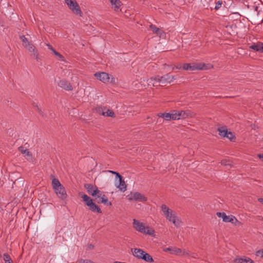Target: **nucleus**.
Masks as SVG:
<instances>
[{
    "label": "nucleus",
    "instance_id": "f8f14e48",
    "mask_svg": "<svg viewBox=\"0 0 263 263\" xmlns=\"http://www.w3.org/2000/svg\"><path fill=\"white\" fill-rule=\"evenodd\" d=\"M223 221L225 222H231L234 223L235 225H237V223H239L240 222L233 215L224 216L223 217Z\"/></svg>",
    "mask_w": 263,
    "mask_h": 263
},
{
    "label": "nucleus",
    "instance_id": "f704fd0d",
    "mask_svg": "<svg viewBox=\"0 0 263 263\" xmlns=\"http://www.w3.org/2000/svg\"><path fill=\"white\" fill-rule=\"evenodd\" d=\"M20 39L23 43V46L25 47V45L27 44V43H29L30 42H29L28 39L25 37V35L20 36Z\"/></svg>",
    "mask_w": 263,
    "mask_h": 263
},
{
    "label": "nucleus",
    "instance_id": "ea45409f",
    "mask_svg": "<svg viewBox=\"0 0 263 263\" xmlns=\"http://www.w3.org/2000/svg\"><path fill=\"white\" fill-rule=\"evenodd\" d=\"M256 255L258 257L263 258V249L260 250H258L256 252Z\"/></svg>",
    "mask_w": 263,
    "mask_h": 263
},
{
    "label": "nucleus",
    "instance_id": "0eeeda50",
    "mask_svg": "<svg viewBox=\"0 0 263 263\" xmlns=\"http://www.w3.org/2000/svg\"><path fill=\"white\" fill-rule=\"evenodd\" d=\"M24 47L26 48L29 52H32L33 57L37 61H39L40 58L38 50L31 42L27 43V44L25 45Z\"/></svg>",
    "mask_w": 263,
    "mask_h": 263
},
{
    "label": "nucleus",
    "instance_id": "ddd939ff",
    "mask_svg": "<svg viewBox=\"0 0 263 263\" xmlns=\"http://www.w3.org/2000/svg\"><path fill=\"white\" fill-rule=\"evenodd\" d=\"M164 252H170L171 254L174 255H180L182 253V250L176 247H168L163 249Z\"/></svg>",
    "mask_w": 263,
    "mask_h": 263
},
{
    "label": "nucleus",
    "instance_id": "39448f33",
    "mask_svg": "<svg viewBox=\"0 0 263 263\" xmlns=\"http://www.w3.org/2000/svg\"><path fill=\"white\" fill-rule=\"evenodd\" d=\"M65 1L69 9H70L74 13L79 15L80 16L82 15V12L76 1L73 0H65Z\"/></svg>",
    "mask_w": 263,
    "mask_h": 263
},
{
    "label": "nucleus",
    "instance_id": "c9c22d12",
    "mask_svg": "<svg viewBox=\"0 0 263 263\" xmlns=\"http://www.w3.org/2000/svg\"><path fill=\"white\" fill-rule=\"evenodd\" d=\"M182 69L185 70H191V64L185 63L182 65Z\"/></svg>",
    "mask_w": 263,
    "mask_h": 263
},
{
    "label": "nucleus",
    "instance_id": "c85d7f7f",
    "mask_svg": "<svg viewBox=\"0 0 263 263\" xmlns=\"http://www.w3.org/2000/svg\"><path fill=\"white\" fill-rule=\"evenodd\" d=\"M46 46L56 57L59 58V59H61L63 58V56L60 53L57 52L51 45H50L49 44H47Z\"/></svg>",
    "mask_w": 263,
    "mask_h": 263
},
{
    "label": "nucleus",
    "instance_id": "6e6552de",
    "mask_svg": "<svg viewBox=\"0 0 263 263\" xmlns=\"http://www.w3.org/2000/svg\"><path fill=\"white\" fill-rule=\"evenodd\" d=\"M84 187L87 190L88 193L93 197H96V194L99 193L98 187L91 184H85Z\"/></svg>",
    "mask_w": 263,
    "mask_h": 263
},
{
    "label": "nucleus",
    "instance_id": "20e7f679",
    "mask_svg": "<svg viewBox=\"0 0 263 263\" xmlns=\"http://www.w3.org/2000/svg\"><path fill=\"white\" fill-rule=\"evenodd\" d=\"M127 199L129 201H135L139 202H145L147 201V199L144 195L139 192L131 193L130 194L126 196Z\"/></svg>",
    "mask_w": 263,
    "mask_h": 263
},
{
    "label": "nucleus",
    "instance_id": "2eb2a0df",
    "mask_svg": "<svg viewBox=\"0 0 263 263\" xmlns=\"http://www.w3.org/2000/svg\"><path fill=\"white\" fill-rule=\"evenodd\" d=\"M250 48L255 51L263 53V43H258L250 46Z\"/></svg>",
    "mask_w": 263,
    "mask_h": 263
},
{
    "label": "nucleus",
    "instance_id": "58836bf2",
    "mask_svg": "<svg viewBox=\"0 0 263 263\" xmlns=\"http://www.w3.org/2000/svg\"><path fill=\"white\" fill-rule=\"evenodd\" d=\"M221 164L224 166L230 165L231 161L230 160L223 159L221 161Z\"/></svg>",
    "mask_w": 263,
    "mask_h": 263
},
{
    "label": "nucleus",
    "instance_id": "aec40b11",
    "mask_svg": "<svg viewBox=\"0 0 263 263\" xmlns=\"http://www.w3.org/2000/svg\"><path fill=\"white\" fill-rule=\"evenodd\" d=\"M18 151L21 152L22 154L24 155L25 156H27L29 158L32 157L31 153L29 151V150L24 146H20L18 148Z\"/></svg>",
    "mask_w": 263,
    "mask_h": 263
},
{
    "label": "nucleus",
    "instance_id": "4468645a",
    "mask_svg": "<svg viewBox=\"0 0 263 263\" xmlns=\"http://www.w3.org/2000/svg\"><path fill=\"white\" fill-rule=\"evenodd\" d=\"M131 251L133 255L138 259H141L143 254L145 253V251L143 250L138 248H132Z\"/></svg>",
    "mask_w": 263,
    "mask_h": 263
},
{
    "label": "nucleus",
    "instance_id": "cd10ccee",
    "mask_svg": "<svg viewBox=\"0 0 263 263\" xmlns=\"http://www.w3.org/2000/svg\"><path fill=\"white\" fill-rule=\"evenodd\" d=\"M203 6L205 7L206 9L210 8L211 10H212L213 8L211 7V4H213L214 0H201Z\"/></svg>",
    "mask_w": 263,
    "mask_h": 263
},
{
    "label": "nucleus",
    "instance_id": "4c0bfd02",
    "mask_svg": "<svg viewBox=\"0 0 263 263\" xmlns=\"http://www.w3.org/2000/svg\"><path fill=\"white\" fill-rule=\"evenodd\" d=\"M176 216H175L173 218V220H171V221H172V222L173 223V224H174L175 226H176V227H180L181 221H179V220H176Z\"/></svg>",
    "mask_w": 263,
    "mask_h": 263
},
{
    "label": "nucleus",
    "instance_id": "e433bc0d",
    "mask_svg": "<svg viewBox=\"0 0 263 263\" xmlns=\"http://www.w3.org/2000/svg\"><path fill=\"white\" fill-rule=\"evenodd\" d=\"M226 137L230 140L231 141H232L233 139H235L234 135L231 132H228Z\"/></svg>",
    "mask_w": 263,
    "mask_h": 263
},
{
    "label": "nucleus",
    "instance_id": "1a4fd4ad",
    "mask_svg": "<svg viewBox=\"0 0 263 263\" xmlns=\"http://www.w3.org/2000/svg\"><path fill=\"white\" fill-rule=\"evenodd\" d=\"M58 85L61 88L68 91H71L73 90V87L72 85L66 80H60Z\"/></svg>",
    "mask_w": 263,
    "mask_h": 263
},
{
    "label": "nucleus",
    "instance_id": "37998d69",
    "mask_svg": "<svg viewBox=\"0 0 263 263\" xmlns=\"http://www.w3.org/2000/svg\"><path fill=\"white\" fill-rule=\"evenodd\" d=\"M107 172H109V173H111V174H115V175H116V180L117 179V178H118L120 176H121V175H120L119 173H118V172H116L113 171H110V170H109V171H107Z\"/></svg>",
    "mask_w": 263,
    "mask_h": 263
},
{
    "label": "nucleus",
    "instance_id": "5701e85b",
    "mask_svg": "<svg viewBox=\"0 0 263 263\" xmlns=\"http://www.w3.org/2000/svg\"><path fill=\"white\" fill-rule=\"evenodd\" d=\"M141 259L144 260L147 262H154V259L152 256L145 252V253L143 254V255H142V257H141Z\"/></svg>",
    "mask_w": 263,
    "mask_h": 263
},
{
    "label": "nucleus",
    "instance_id": "393cba45",
    "mask_svg": "<svg viewBox=\"0 0 263 263\" xmlns=\"http://www.w3.org/2000/svg\"><path fill=\"white\" fill-rule=\"evenodd\" d=\"M218 131L219 132V135L223 138L226 137L228 132V129L226 126L219 127L218 128Z\"/></svg>",
    "mask_w": 263,
    "mask_h": 263
},
{
    "label": "nucleus",
    "instance_id": "7c9ffc66",
    "mask_svg": "<svg viewBox=\"0 0 263 263\" xmlns=\"http://www.w3.org/2000/svg\"><path fill=\"white\" fill-rule=\"evenodd\" d=\"M172 119L173 120H178V110H173L171 111Z\"/></svg>",
    "mask_w": 263,
    "mask_h": 263
},
{
    "label": "nucleus",
    "instance_id": "9b49d317",
    "mask_svg": "<svg viewBox=\"0 0 263 263\" xmlns=\"http://www.w3.org/2000/svg\"><path fill=\"white\" fill-rule=\"evenodd\" d=\"M119 183L116 182V186L119 189L121 192H124L126 190L127 185L123 179L122 176L121 175L118 178Z\"/></svg>",
    "mask_w": 263,
    "mask_h": 263
},
{
    "label": "nucleus",
    "instance_id": "a211bd4d",
    "mask_svg": "<svg viewBox=\"0 0 263 263\" xmlns=\"http://www.w3.org/2000/svg\"><path fill=\"white\" fill-rule=\"evenodd\" d=\"M190 116V111L178 110V120L185 119Z\"/></svg>",
    "mask_w": 263,
    "mask_h": 263
},
{
    "label": "nucleus",
    "instance_id": "a19ab883",
    "mask_svg": "<svg viewBox=\"0 0 263 263\" xmlns=\"http://www.w3.org/2000/svg\"><path fill=\"white\" fill-rule=\"evenodd\" d=\"M216 215L218 217H221L222 218V220H223L224 216H226V213L224 212H217Z\"/></svg>",
    "mask_w": 263,
    "mask_h": 263
},
{
    "label": "nucleus",
    "instance_id": "a18cd8bd",
    "mask_svg": "<svg viewBox=\"0 0 263 263\" xmlns=\"http://www.w3.org/2000/svg\"><path fill=\"white\" fill-rule=\"evenodd\" d=\"M182 255H190V252L184 251L182 253Z\"/></svg>",
    "mask_w": 263,
    "mask_h": 263
},
{
    "label": "nucleus",
    "instance_id": "473e14b6",
    "mask_svg": "<svg viewBox=\"0 0 263 263\" xmlns=\"http://www.w3.org/2000/svg\"><path fill=\"white\" fill-rule=\"evenodd\" d=\"M213 3L215 4V6L214 9H215L216 10H217L221 7V5L222 4V1H218L217 2H216V1L214 0L213 4Z\"/></svg>",
    "mask_w": 263,
    "mask_h": 263
},
{
    "label": "nucleus",
    "instance_id": "de8ad7c7",
    "mask_svg": "<svg viewBox=\"0 0 263 263\" xmlns=\"http://www.w3.org/2000/svg\"><path fill=\"white\" fill-rule=\"evenodd\" d=\"M258 201L261 203L262 204H263V198H260L258 199Z\"/></svg>",
    "mask_w": 263,
    "mask_h": 263
},
{
    "label": "nucleus",
    "instance_id": "f3484780",
    "mask_svg": "<svg viewBox=\"0 0 263 263\" xmlns=\"http://www.w3.org/2000/svg\"><path fill=\"white\" fill-rule=\"evenodd\" d=\"M112 7L116 11L120 10V7L121 5V2L120 0H109Z\"/></svg>",
    "mask_w": 263,
    "mask_h": 263
},
{
    "label": "nucleus",
    "instance_id": "49530a36",
    "mask_svg": "<svg viewBox=\"0 0 263 263\" xmlns=\"http://www.w3.org/2000/svg\"><path fill=\"white\" fill-rule=\"evenodd\" d=\"M257 156L263 161V154H258Z\"/></svg>",
    "mask_w": 263,
    "mask_h": 263
},
{
    "label": "nucleus",
    "instance_id": "603ef678",
    "mask_svg": "<svg viewBox=\"0 0 263 263\" xmlns=\"http://www.w3.org/2000/svg\"><path fill=\"white\" fill-rule=\"evenodd\" d=\"M90 248H93V246H91V245H90Z\"/></svg>",
    "mask_w": 263,
    "mask_h": 263
},
{
    "label": "nucleus",
    "instance_id": "8fccbe9b",
    "mask_svg": "<svg viewBox=\"0 0 263 263\" xmlns=\"http://www.w3.org/2000/svg\"><path fill=\"white\" fill-rule=\"evenodd\" d=\"M37 110L40 114H41L42 113V110L39 107H37Z\"/></svg>",
    "mask_w": 263,
    "mask_h": 263
},
{
    "label": "nucleus",
    "instance_id": "2f4dec72",
    "mask_svg": "<svg viewBox=\"0 0 263 263\" xmlns=\"http://www.w3.org/2000/svg\"><path fill=\"white\" fill-rule=\"evenodd\" d=\"M4 260L5 263H13V261L11 258L10 256L7 253H4Z\"/></svg>",
    "mask_w": 263,
    "mask_h": 263
},
{
    "label": "nucleus",
    "instance_id": "6ab92c4d",
    "mask_svg": "<svg viewBox=\"0 0 263 263\" xmlns=\"http://www.w3.org/2000/svg\"><path fill=\"white\" fill-rule=\"evenodd\" d=\"M89 209L93 212L101 213L102 211L98 205H97L93 201L89 205Z\"/></svg>",
    "mask_w": 263,
    "mask_h": 263
},
{
    "label": "nucleus",
    "instance_id": "9d476101",
    "mask_svg": "<svg viewBox=\"0 0 263 263\" xmlns=\"http://www.w3.org/2000/svg\"><path fill=\"white\" fill-rule=\"evenodd\" d=\"M95 76L103 83H106L109 80V75L106 72H97L95 74Z\"/></svg>",
    "mask_w": 263,
    "mask_h": 263
},
{
    "label": "nucleus",
    "instance_id": "bb28decb",
    "mask_svg": "<svg viewBox=\"0 0 263 263\" xmlns=\"http://www.w3.org/2000/svg\"><path fill=\"white\" fill-rule=\"evenodd\" d=\"M236 263H254V261L250 258H240L236 259Z\"/></svg>",
    "mask_w": 263,
    "mask_h": 263
},
{
    "label": "nucleus",
    "instance_id": "dca6fc26",
    "mask_svg": "<svg viewBox=\"0 0 263 263\" xmlns=\"http://www.w3.org/2000/svg\"><path fill=\"white\" fill-rule=\"evenodd\" d=\"M79 195L83 198V201L88 206H89V205H90L93 202L92 199L86 194H84L82 193H79Z\"/></svg>",
    "mask_w": 263,
    "mask_h": 263
},
{
    "label": "nucleus",
    "instance_id": "412c9836",
    "mask_svg": "<svg viewBox=\"0 0 263 263\" xmlns=\"http://www.w3.org/2000/svg\"><path fill=\"white\" fill-rule=\"evenodd\" d=\"M158 116L159 117H161L163 118L166 121H170L172 120V115L171 112H165V113H159L158 114Z\"/></svg>",
    "mask_w": 263,
    "mask_h": 263
},
{
    "label": "nucleus",
    "instance_id": "4be33fe9",
    "mask_svg": "<svg viewBox=\"0 0 263 263\" xmlns=\"http://www.w3.org/2000/svg\"><path fill=\"white\" fill-rule=\"evenodd\" d=\"M102 116L105 117L115 118V114L112 110H110L106 107V110H104V112H102Z\"/></svg>",
    "mask_w": 263,
    "mask_h": 263
},
{
    "label": "nucleus",
    "instance_id": "09e8293b",
    "mask_svg": "<svg viewBox=\"0 0 263 263\" xmlns=\"http://www.w3.org/2000/svg\"><path fill=\"white\" fill-rule=\"evenodd\" d=\"M258 7L257 6H256L255 7V11L257 12V13L258 14L259 12V11L258 10Z\"/></svg>",
    "mask_w": 263,
    "mask_h": 263
},
{
    "label": "nucleus",
    "instance_id": "b1692460",
    "mask_svg": "<svg viewBox=\"0 0 263 263\" xmlns=\"http://www.w3.org/2000/svg\"><path fill=\"white\" fill-rule=\"evenodd\" d=\"M191 70L194 71L195 70H201L203 69V67L204 66V64H202L201 63L197 64L195 63H191Z\"/></svg>",
    "mask_w": 263,
    "mask_h": 263
},
{
    "label": "nucleus",
    "instance_id": "3c124183",
    "mask_svg": "<svg viewBox=\"0 0 263 263\" xmlns=\"http://www.w3.org/2000/svg\"><path fill=\"white\" fill-rule=\"evenodd\" d=\"M192 257L195 258L196 257V254H193V255H192Z\"/></svg>",
    "mask_w": 263,
    "mask_h": 263
},
{
    "label": "nucleus",
    "instance_id": "c756f323",
    "mask_svg": "<svg viewBox=\"0 0 263 263\" xmlns=\"http://www.w3.org/2000/svg\"><path fill=\"white\" fill-rule=\"evenodd\" d=\"M95 110L97 112H98L99 115H102V112H104V110H106V107L102 106H97L95 108Z\"/></svg>",
    "mask_w": 263,
    "mask_h": 263
},
{
    "label": "nucleus",
    "instance_id": "79ce46f5",
    "mask_svg": "<svg viewBox=\"0 0 263 263\" xmlns=\"http://www.w3.org/2000/svg\"><path fill=\"white\" fill-rule=\"evenodd\" d=\"M181 68H182V64L181 63L178 64L177 65L174 66L172 68L173 70H174L175 69H180Z\"/></svg>",
    "mask_w": 263,
    "mask_h": 263
},
{
    "label": "nucleus",
    "instance_id": "f03ea898",
    "mask_svg": "<svg viewBox=\"0 0 263 263\" xmlns=\"http://www.w3.org/2000/svg\"><path fill=\"white\" fill-rule=\"evenodd\" d=\"M133 227L137 231L144 234L153 236L154 234L155 231L153 229L149 227H145L143 223L140 222L135 219L133 220Z\"/></svg>",
    "mask_w": 263,
    "mask_h": 263
},
{
    "label": "nucleus",
    "instance_id": "c03bdc74",
    "mask_svg": "<svg viewBox=\"0 0 263 263\" xmlns=\"http://www.w3.org/2000/svg\"><path fill=\"white\" fill-rule=\"evenodd\" d=\"M103 194L102 193V192L99 190V193L96 194V196L97 198H100Z\"/></svg>",
    "mask_w": 263,
    "mask_h": 263
},
{
    "label": "nucleus",
    "instance_id": "7ed1b4c3",
    "mask_svg": "<svg viewBox=\"0 0 263 263\" xmlns=\"http://www.w3.org/2000/svg\"><path fill=\"white\" fill-rule=\"evenodd\" d=\"M176 79L175 77L171 75L170 73L164 74L162 76H157L154 78H151L149 80V83L155 81L156 82L161 83L162 84L171 83Z\"/></svg>",
    "mask_w": 263,
    "mask_h": 263
},
{
    "label": "nucleus",
    "instance_id": "f257e3e1",
    "mask_svg": "<svg viewBox=\"0 0 263 263\" xmlns=\"http://www.w3.org/2000/svg\"><path fill=\"white\" fill-rule=\"evenodd\" d=\"M51 177L53 178L51 184L55 193L59 198L65 199L67 198V194L65 187L58 179L53 178V175H51Z\"/></svg>",
    "mask_w": 263,
    "mask_h": 263
},
{
    "label": "nucleus",
    "instance_id": "423d86ee",
    "mask_svg": "<svg viewBox=\"0 0 263 263\" xmlns=\"http://www.w3.org/2000/svg\"><path fill=\"white\" fill-rule=\"evenodd\" d=\"M161 210L167 219L169 221L173 220V218L176 216L175 212L169 209L165 204L161 205Z\"/></svg>",
    "mask_w": 263,
    "mask_h": 263
},
{
    "label": "nucleus",
    "instance_id": "a878e982",
    "mask_svg": "<svg viewBox=\"0 0 263 263\" xmlns=\"http://www.w3.org/2000/svg\"><path fill=\"white\" fill-rule=\"evenodd\" d=\"M100 199L98 202H100L107 205H111V202L108 201V198L105 195L103 194L101 197H100Z\"/></svg>",
    "mask_w": 263,
    "mask_h": 263
},
{
    "label": "nucleus",
    "instance_id": "72a5a7b5",
    "mask_svg": "<svg viewBox=\"0 0 263 263\" xmlns=\"http://www.w3.org/2000/svg\"><path fill=\"white\" fill-rule=\"evenodd\" d=\"M150 28L152 29V30H153V31L154 32L156 33L157 34H159L160 30L159 28H157L156 26L152 24L150 25Z\"/></svg>",
    "mask_w": 263,
    "mask_h": 263
},
{
    "label": "nucleus",
    "instance_id": "864d4df0",
    "mask_svg": "<svg viewBox=\"0 0 263 263\" xmlns=\"http://www.w3.org/2000/svg\"><path fill=\"white\" fill-rule=\"evenodd\" d=\"M90 248H93V246H91V245H90Z\"/></svg>",
    "mask_w": 263,
    "mask_h": 263
}]
</instances>
